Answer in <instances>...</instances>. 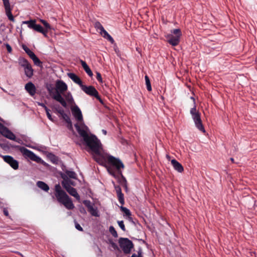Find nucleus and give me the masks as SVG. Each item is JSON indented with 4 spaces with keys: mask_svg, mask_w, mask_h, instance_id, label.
<instances>
[{
    "mask_svg": "<svg viewBox=\"0 0 257 257\" xmlns=\"http://www.w3.org/2000/svg\"><path fill=\"white\" fill-rule=\"evenodd\" d=\"M105 39H107L111 44H113L114 42L113 39L112 38V37L109 34H108V35H107V37H106V38H105Z\"/></svg>",
    "mask_w": 257,
    "mask_h": 257,
    "instance_id": "nucleus-41",
    "label": "nucleus"
},
{
    "mask_svg": "<svg viewBox=\"0 0 257 257\" xmlns=\"http://www.w3.org/2000/svg\"><path fill=\"white\" fill-rule=\"evenodd\" d=\"M60 115L66 123L70 122L71 119L70 117L66 113H65V112L62 113Z\"/></svg>",
    "mask_w": 257,
    "mask_h": 257,
    "instance_id": "nucleus-36",
    "label": "nucleus"
},
{
    "mask_svg": "<svg viewBox=\"0 0 257 257\" xmlns=\"http://www.w3.org/2000/svg\"><path fill=\"white\" fill-rule=\"evenodd\" d=\"M71 111L73 115L78 121L83 120V116L81 110L76 105L71 107Z\"/></svg>",
    "mask_w": 257,
    "mask_h": 257,
    "instance_id": "nucleus-14",
    "label": "nucleus"
},
{
    "mask_svg": "<svg viewBox=\"0 0 257 257\" xmlns=\"http://www.w3.org/2000/svg\"><path fill=\"white\" fill-rule=\"evenodd\" d=\"M120 209L122 212H123L125 215L127 216H131L132 214L130 210L126 207H123L122 205L120 207Z\"/></svg>",
    "mask_w": 257,
    "mask_h": 257,
    "instance_id": "nucleus-34",
    "label": "nucleus"
},
{
    "mask_svg": "<svg viewBox=\"0 0 257 257\" xmlns=\"http://www.w3.org/2000/svg\"><path fill=\"white\" fill-rule=\"evenodd\" d=\"M75 228L79 231H83V228L80 226V225L79 223H78L76 221L75 222Z\"/></svg>",
    "mask_w": 257,
    "mask_h": 257,
    "instance_id": "nucleus-40",
    "label": "nucleus"
},
{
    "mask_svg": "<svg viewBox=\"0 0 257 257\" xmlns=\"http://www.w3.org/2000/svg\"><path fill=\"white\" fill-rule=\"evenodd\" d=\"M47 89L49 91V92L51 93V90L49 87H47Z\"/></svg>",
    "mask_w": 257,
    "mask_h": 257,
    "instance_id": "nucleus-55",
    "label": "nucleus"
},
{
    "mask_svg": "<svg viewBox=\"0 0 257 257\" xmlns=\"http://www.w3.org/2000/svg\"><path fill=\"white\" fill-rule=\"evenodd\" d=\"M100 34L102 36L103 38H106L107 35H108V33L107 32V31L104 29L103 27L100 25Z\"/></svg>",
    "mask_w": 257,
    "mask_h": 257,
    "instance_id": "nucleus-35",
    "label": "nucleus"
},
{
    "mask_svg": "<svg viewBox=\"0 0 257 257\" xmlns=\"http://www.w3.org/2000/svg\"><path fill=\"white\" fill-rule=\"evenodd\" d=\"M114 187L116 194H119L122 193L121 188L119 186H115Z\"/></svg>",
    "mask_w": 257,
    "mask_h": 257,
    "instance_id": "nucleus-43",
    "label": "nucleus"
},
{
    "mask_svg": "<svg viewBox=\"0 0 257 257\" xmlns=\"http://www.w3.org/2000/svg\"><path fill=\"white\" fill-rule=\"evenodd\" d=\"M145 79L146 81L147 89L149 91H151L152 90V87L149 76L148 75H146L145 77Z\"/></svg>",
    "mask_w": 257,
    "mask_h": 257,
    "instance_id": "nucleus-28",
    "label": "nucleus"
},
{
    "mask_svg": "<svg viewBox=\"0 0 257 257\" xmlns=\"http://www.w3.org/2000/svg\"><path fill=\"white\" fill-rule=\"evenodd\" d=\"M53 108L55 110V112H57L60 115L64 112V109L59 104L54 105Z\"/></svg>",
    "mask_w": 257,
    "mask_h": 257,
    "instance_id": "nucleus-27",
    "label": "nucleus"
},
{
    "mask_svg": "<svg viewBox=\"0 0 257 257\" xmlns=\"http://www.w3.org/2000/svg\"><path fill=\"white\" fill-rule=\"evenodd\" d=\"M38 103V105H39V106H41L42 107H43L45 110H47L48 109V108H47V107L45 105V104H44L43 103H42V102H37Z\"/></svg>",
    "mask_w": 257,
    "mask_h": 257,
    "instance_id": "nucleus-46",
    "label": "nucleus"
},
{
    "mask_svg": "<svg viewBox=\"0 0 257 257\" xmlns=\"http://www.w3.org/2000/svg\"><path fill=\"white\" fill-rule=\"evenodd\" d=\"M138 255L137 256L136 254H133L131 257H138Z\"/></svg>",
    "mask_w": 257,
    "mask_h": 257,
    "instance_id": "nucleus-54",
    "label": "nucleus"
},
{
    "mask_svg": "<svg viewBox=\"0 0 257 257\" xmlns=\"http://www.w3.org/2000/svg\"><path fill=\"white\" fill-rule=\"evenodd\" d=\"M55 195L58 201L63 204L68 209L71 210L74 208L71 200L66 192L62 189L59 184L55 186Z\"/></svg>",
    "mask_w": 257,
    "mask_h": 257,
    "instance_id": "nucleus-3",
    "label": "nucleus"
},
{
    "mask_svg": "<svg viewBox=\"0 0 257 257\" xmlns=\"http://www.w3.org/2000/svg\"><path fill=\"white\" fill-rule=\"evenodd\" d=\"M171 164L174 169L178 172L182 173L184 171V168L182 165L175 159L171 160Z\"/></svg>",
    "mask_w": 257,
    "mask_h": 257,
    "instance_id": "nucleus-18",
    "label": "nucleus"
},
{
    "mask_svg": "<svg viewBox=\"0 0 257 257\" xmlns=\"http://www.w3.org/2000/svg\"><path fill=\"white\" fill-rule=\"evenodd\" d=\"M56 94L53 96V98L60 102L63 107H67V103L61 95L67 89L66 84L62 80H58L56 83Z\"/></svg>",
    "mask_w": 257,
    "mask_h": 257,
    "instance_id": "nucleus-4",
    "label": "nucleus"
},
{
    "mask_svg": "<svg viewBox=\"0 0 257 257\" xmlns=\"http://www.w3.org/2000/svg\"><path fill=\"white\" fill-rule=\"evenodd\" d=\"M0 133L5 137L13 141L19 142L15 135L8 128L0 122Z\"/></svg>",
    "mask_w": 257,
    "mask_h": 257,
    "instance_id": "nucleus-11",
    "label": "nucleus"
},
{
    "mask_svg": "<svg viewBox=\"0 0 257 257\" xmlns=\"http://www.w3.org/2000/svg\"><path fill=\"white\" fill-rule=\"evenodd\" d=\"M4 161L8 164L14 170H17L19 168V162L15 160L13 157L9 155L2 156Z\"/></svg>",
    "mask_w": 257,
    "mask_h": 257,
    "instance_id": "nucleus-13",
    "label": "nucleus"
},
{
    "mask_svg": "<svg viewBox=\"0 0 257 257\" xmlns=\"http://www.w3.org/2000/svg\"><path fill=\"white\" fill-rule=\"evenodd\" d=\"M85 205L87 208L88 211L93 216L98 217L99 214L97 208H95L91 205L90 201L84 203Z\"/></svg>",
    "mask_w": 257,
    "mask_h": 257,
    "instance_id": "nucleus-16",
    "label": "nucleus"
},
{
    "mask_svg": "<svg viewBox=\"0 0 257 257\" xmlns=\"http://www.w3.org/2000/svg\"><path fill=\"white\" fill-rule=\"evenodd\" d=\"M4 6L5 8L6 15L8 18V19L13 22L15 21V18L12 13L13 7L10 5L9 0H3Z\"/></svg>",
    "mask_w": 257,
    "mask_h": 257,
    "instance_id": "nucleus-12",
    "label": "nucleus"
},
{
    "mask_svg": "<svg viewBox=\"0 0 257 257\" xmlns=\"http://www.w3.org/2000/svg\"><path fill=\"white\" fill-rule=\"evenodd\" d=\"M96 79L99 82H100V83L102 82L101 75L100 73L99 72L96 73Z\"/></svg>",
    "mask_w": 257,
    "mask_h": 257,
    "instance_id": "nucleus-42",
    "label": "nucleus"
},
{
    "mask_svg": "<svg viewBox=\"0 0 257 257\" xmlns=\"http://www.w3.org/2000/svg\"><path fill=\"white\" fill-rule=\"evenodd\" d=\"M128 218V220L130 221L133 222V223H135L134 221H133V218L131 216H127Z\"/></svg>",
    "mask_w": 257,
    "mask_h": 257,
    "instance_id": "nucleus-49",
    "label": "nucleus"
},
{
    "mask_svg": "<svg viewBox=\"0 0 257 257\" xmlns=\"http://www.w3.org/2000/svg\"><path fill=\"white\" fill-rule=\"evenodd\" d=\"M82 90L87 95L95 97L101 104H103V100L99 95L98 92L93 86L82 85Z\"/></svg>",
    "mask_w": 257,
    "mask_h": 257,
    "instance_id": "nucleus-9",
    "label": "nucleus"
},
{
    "mask_svg": "<svg viewBox=\"0 0 257 257\" xmlns=\"http://www.w3.org/2000/svg\"><path fill=\"white\" fill-rule=\"evenodd\" d=\"M37 186L46 192H48L50 189L49 186L46 183L41 181H39L37 182Z\"/></svg>",
    "mask_w": 257,
    "mask_h": 257,
    "instance_id": "nucleus-24",
    "label": "nucleus"
},
{
    "mask_svg": "<svg viewBox=\"0 0 257 257\" xmlns=\"http://www.w3.org/2000/svg\"><path fill=\"white\" fill-rule=\"evenodd\" d=\"M80 63H81V64L82 67L83 68L84 70L86 72V73L89 76H90V77L92 76L93 75V73H92V71L91 70V69H90V68L89 67V66L86 64V63L82 60H80Z\"/></svg>",
    "mask_w": 257,
    "mask_h": 257,
    "instance_id": "nucleus-20",
    "label": "nucleus"
},
{
    "mask_svg": "<svg viewBox=\"0 0 257 257\" xmlns=\"http://www.w3.org/2000/svg\"><path fill=\"white\" fill-rule=\"evenodd\" d=\"M25 75L29 78H31L33 75V69L31 64L24 67Z\"/></svg>",
    "mask_w": 257,
    "mask_h": 257,
    "instance_id": "nucleus-21",
    "label": "nucleus"
},
{
    "mask_svg": "<svg viewBox=\"0 0 257 257\" xmlns=\"http://www.w3.org/2000/svg\"><path fill=\"white\" fill-rule=\"evenodd\" d=\"M64 96L65 97L66 100L69 104H72L74 103L73 98L70 92L67 93Z\"/></svg>",
    "mask_w": 257,
    "mask_h": 257,
    "instance_id": "nucleus-26",
    "label": "nucleus"
},
{
    "mask_svg": "<svg viewBox=\"0 0 257 257\" xmlns=\"http://www.w3.org/2000/svg\"><path fill=\"white\" fill-rule=\"evenodd\" d=\"M67 123V127L69 129L71 130L72 128V122H71V120H70V122L69 123Z\"/></svg>",
    "mask_w": 257,
    "mask_h": 257,
    "instance_id": "nucleus-48",
    "label": "nucleus"
},
{
    "mask_svg": "<svg viewBox=\"0 0 257 257\" xmlns=\"http://www.w3.org/2000/svg\"><path fill=\"white\" fill-rule=\"evenodd\" d=\"M20 151L25 157L30 159L31 160L35 161L37 163L40 162L41 159L36 155L33 152L27 149L24 147H20Z\"/></svg>",
    "mask_w": 257,
    "mask_h": 257,
    "instance_id": "nucleus-10",
    "label": "nucleus"
},
{
    "mask_svg": "<svg viewBox=\"0 0 257 257\" xmlns=\"http://www.w3.org/2000/svg\"><path fill=\"white\" fill-rule=\"evenodd\" d=\"M6 46V48H7L8 52L9 53H11L12 51V48L11 46L8 44H7Z\"/></svg>",
    "mask_w": 257,
    "mask_h": 257,
    "instance_id": "nucleus-45",
    "label": "nucleus"
},
{
    "mask_svg": "<svg viewBox=\"0 0 257 257\" xmlns=\"http://www.w3.org/2000/svg\"><path fill=\"white\" fill-rule=\"evenodd\" d=\"M119 243L120 248L125 254L130 253L134 247L133 242L127 238H120L119 239Z\"/></svg>",
    "mask_w": 257,
    "mask_h": 257,
    "instance_id": "nucleus-8",
    "label": "nucleus"
},
{
    "mask_svg": "<svg viewBox=\"0 0 257 257\" xmlns=\"http://www.w3.org/2000/svg\"><path fill=\"white\" fill-rule=\"evenodd\" d=\"M100 25H101L100 23H97V24H96V26L99 30H100Z\"/></svg>",
    "mask_w": 257,
    "mask_h": 257,
    "instance_id": "nucleus-51",
    "label": "nucleus"
},
{
    "mask_svg": "<svg viewBox=\"0 0 257 257\" xmlns=\"http://www.w3.org/2000/svg\"><path fill=\"white\" fill-rule=\"evenodd\" d=\"M65 173L66 174V176L69 177L70 178H72V179H76V178L77 175L73 171L66 170V171H65Z\"/></svg>",
    "mask_w": 257,
    "mask_h": 257,
    "instance_id": "nucleus-31",
    "label": "nucleus"
},
{
    "mask_svg": "<svg viewBox=\"0 0 257 257\" xmlns=\"http://www.w3.org/2000/svg\"><path fill=\"white\" fill-rule=\"evenodd\" d=\"M22 24H27L30 29L42 33L45 37L47 36V30H45L40 25L37 24L36 20L23 21Z\"/></svg>",
    "mask_w": 257,
    "mask_h": 257,
    "instance_id": "nucleus-7",
    "label": "nucleus"
},
{
    "mask_svg": "<svg viewBox=\"0 0 257 257\" xmlns=\"http://www.w3.org/2000/svg\"><path fill=\"white\" fill-rule=\"evenodd\" d=\"M25 88L32 96H34L36 93V88L35 85L31 82L27 83L25 86Z\"/></svg>",
    "mask_w": 257,
    "mask_h": 257,
    "instance_id": "nucleus-15",
    "label": "nucleus"
},
{
    "mask_svg": "<svg viewBox=\"0 0 257 257\" xmlns=\"http://www.w3.org/2000/svg\"><path fill=\"white\" fill-rule=\"evenodd\" d=\"M50 110L49 109H47V110H45V111H46V114H47V116L48 118L50 120H52V115H51V114H50Z\"/></svg>",
    "mask_w": 257,
    "mask_h": 257,
    "instance_id": "nucleus-44",
    "label": "nucleus"
},
{
    "mask_svg": "<svg viewBox=\"0 0 257 257\" xmlns=\"http://www.w3.org/2000/svg\"><path fill=\"white\" fill-rule=\"evenodd\" d=\"M122 178V180L121 181V185L125 189V191L127 192L128 191V189L127 185V181L125 178L123 177V175L121 176Z\"/></svg>",
    "mask_w": 257,
    "mask_h": 257,
    "instance_id": "nucleus-32",
    "label": "nucleus"
},
{
    "mask_svg": "<svg viewBox=\"0 0 257 257\" xmlns=\"http://www.w3.org/2000/svg\"><path fill=\"white\" fill-rule=\"evenodd\" d=\"M62 178L63 180L62 181L61 184L63 187L66 189H68V188L71 187L70 185L71 181L68 179V177L65 174H62Z\"/></svg>",
    "mask_w": 257,
    "mask_h": 257,
    "instance_id": "nucleus-19",
    "label": "nucleus"
},
{
    "mask_svg": "<svg viewBox=\"0 0 257 257\" xmlns=\"http://www.w3.org/2000/svg\"><path fill=\"white\" fill-rule=\"evenodd\" d=\"M109 231L110 232V233L112 234V235L114 237H117V233L116 231L115 230V228L113 227V226H111L109 227Z\"/></svg>",
    "mask_w": 257,
    "mask_h": 257,
    "instance_id": "nucleus-37",
    "label": "nucleus"
},
{
    "mask_svg": "<svg viewBox=\"0 0 257 257\" xmlns=\"http://www.w3.org/2000/svg\"><path fill=\"white\" fill-rule=\"evenodd\" d=\"M118 200L121 205L124 204V195L122 193L117 194Z\"/></svg>",
    "mask_w": 257,
    "mask_h": 257,
    "instance_id": "nucleus-33",
    "label": "nucleus"
},
{
    "mask_svg": "<svg viewBox=\"0 0 257 257\" xmlns=\"http://www.w3.org/2000/svg\"><path fill=\"white\" fill-rule=\"evenodd\" d=\"M230 160L233 162H234V159L233 158H230Z\"/></svg>",
    "mask_w": 257,
    "mask_h": 257,
    "instance_id": "nucleus-56",
    "label": "nucleus"
},
{
    "mask_svg": "<svg viewBox=\"0 0 257 257\" xmlns=\"http://www.w3.org/2000/svg\"><path fill=\"white\" fill-rule=\"evenodd\" d=\"M22 48L31 58L35 55V54L25 45H22Z\"/></svg>",
    "mask_w": 257,
    "mask_h": 257,
    "instance_id": "nucleus-25",
    "label": "nucleus"
},
{
    "mask_svg": "<svg viewBox=\"0 0 257 257\" xmlns=\"http://www.w3.org/2000/svg\"><path fill=\"white\" fill-rule=\"evenodd\" d=\"M105 162L100 164L104 166L107 163L109 165L107 167V171L113 177H115L116 171L119 175L122 176L121 169H123L124 166L121 160L107 154H105Z\"/></svg>",
    "mask_w": 257,
    "mask_h": 257,
    "instance_id": "nucleus-2",
    "label": "nucleus"
},
{
    "mask_svg": "<svg viewBox=\"0 0 257 257\" xmlns=\"http://www.w3.org/2000/svg\"><path fill=\"white\" fill-rule=\"evenodd\" d=\"M182 33L179 29H174L171 31V34L166 36L167 42L172 46H175L179 44Z\"/></svg>",
    "mask_w": 257,
    "mask_h": 257,
    "instance_id": "nucleus-6",
    "label": "nucleus"
},
{
    "mask_svg": "<svg viewBox=\"0 0 257 257\" xmlns=\"http://www.w3.org/2000/svg\"><path fill=\"white\" fill-rule=\"evenodd\" d=\"M190 113L196 127L202 133H205V130L201 119V113L199 111L196 110V106L195 103L194 107L190 109Z\"/></svg>",
    "mask_w": 257,
    "mask_h": 257,
    "instance_id": "nucleus-5",
    "label": "nucleus"
},
{
    "mask_svg": "<svg viewBox=\"0 0 257 257\" xmlns=\"http://www.w3.org/2000/svg\"><path fill=\"white\" fill-rule=\"evenodd\" d=\"M48 158L54 164L57 165L59 162V158L52 153H49L47 155Z\"/></svg>",
    "mask_w": 257,
    "mask_h": 257,
    "instance_id": "nucleus-22",
    "label": "nucleus"
},
{
    "mask_svg": "<svg viewBox=\"0 0 257 257\" xmlns=\"http://www.w3.org/2000/svg\"><path fill=\"white\" fill-rule=\"evenodd\" d=\"M3 212L5 216H9V211L7 209L4 208L3 210Z\"/></svg>",
    "mask_w": 257,
    "mask_h": 257,
    "instance_id": "nucleus-47",
    "label": "nucleus"
},
{
    "mask_svg": "<svg viewBox=\"0 0 257 257\" xmlns=\"http://www.w3.org/2000/svg\"><path fill=\"white\" fill-rule=\"evenodd\" d=\"M19 63L23 67H25L30 64L28 61L24 58L19 59Z\"/></svg>",
    "mask_w": 257,
    "mask_h": 257,
    "instance_id": "nucleus-29",
    "label": "nucleus"
},
{
    "mask_svg": "<svg viewBox=\"0 0 257 257\" xmlns=\"http://www.w3.org/2000/svg\"><path fill=\"white\" fill-rule=\"evenodd\" d=\"M75 127L81 137L83 138L86 146L91 152L93 159L99 164H103L105 161V153L102 151V145L97 137L89 135L84 129L81 128L78 124Z\"/></svg>",
    "mask_w": 257,
    "mask_h": 257,
    "instance_id": "nucleus-1",
    "label": "nucleus"
},
{
    "mask_svg": "<svg viewBox=\"0 0 257 257\" xmlns=\"http://www.w3.org/2000/svg\"><path fill=\"white\" fill-rule=\"evenodd\" d=\"M117 223L119 225V226L120 227V228L123 230V231H125V226H124V223H123V221L122 220H121V221H117Z\"/></svg>",
    "mask_w": 257,
    "mask_h": 257,
    "instance_id": "nucleus-39",
    "label": "nucleus"
},
{
    "mask_svg": "<svg viewBox=\"0 0 257 257\" xmlns=\"http://www.w3.org/2000/svg\"><path fill=\"white\" fill-rule=\"evenodd\" d=\"M66 190L67 191V192L70 195H71V196L74 197L77 199L78 200V199H80V196L78 195V194L77 193V191H76L75 188H73L72 187H70V188H68V189H67Z\"/></svg>",
    "mask_w": 257,
    "mask_h": 257,
    "instance_id": "nucleus-23",
    "label": "nucleus"
},
{
    "mask_svg": "<svg viewBox=\"0 0 257 257\" xmlns=\"http://www.w3.org/2000/svg\"><path fill=\"white\" fill-rule=\"evenodd\" d=\"M102 132L103 133V134L104 135H106V134H107V132L106 131L104 130H102Z\"/></svg>",
    "mask_w": 257,
    "mask_h": 257,
    "instance_id": "nucleus-53",
    "label": "nucleus"
},
{
    "mask_svg": "<svg viewBox=\"0 0 257 257\" xmlns=\"http://www.w3.org/2000/svg\"><path fill=\"white\" fill-rule=\"evenodd\" d=\"M138 257H143V256L142 255V251H141V250H139L138 251Z\"/></svg>",
    "mask_w": 257,
    "mask_h": 257,
    "instance_id": "nucleus-50",
    "label": "nucleus"
},
{
    "mask_svg": "<svg viewBox=\"0 0 257 257\" xmlns=\"http://www.w3.org/2000/svg\"><path fill=\"white\" fill-rule=\"evenodd\" d=\"M100 25H101L100 23H97V24H96V26L99 30H100Z\"/></svg>",
    "mask_w": 257,
    "mask_h": 257,
    "instance_id": "nucleus-52",
    "label": "nucleus"
},
{
    "mask_svg": "<svg viewBox=\"0 0 257 257\" xmlns=\"http://www.w3.org/2000/svg\"><path fill=\"white\" fill-rule=\"evenodd\" d=\"M32 60L34 62V63L35 65L38 66H41L42 63V62L39 60V59L35 55L32 58Z\"/></svg>",
    "mask_w": 257,
    "mask_h": 257,
    "instance_id": "nucleus-30",
    "label": "nucleus"
},
{
    "mask_svg": "<svg viewBox=\"0 0 257 257\" xmlns=\"http://www.w3.org/2000/svg\"><path fill=\"white\" fill-rule=\"evenodd\" d=\"M41 22L43 24L45 29V30H47V33L48 32V30L51 29V26L49 23H48L46 21L44 20H41Z\"/></svg>",
    "mask_w": 257,
    "mask_h": 257,
    "instance_id": "nucleus-38",
    "label": "nucleus"
},
{
    "mask_svg": "<svg viewBox=\"0 0 257 257\" xmlns=\"http://www.w3.org/2000/svg\"><path fill=\"white\" fill-rule=\"evenodd\" d=\"M68 77L72 79L75 83L78 84L80 87L83 85L82 82L80 78L73 73H68Z\"/></svg>",
    "mask_w": 257,
    "mask_h": 257,
    "instance_id": "nucleus-17",
    "label": "nucleus"
}]
</instances>
